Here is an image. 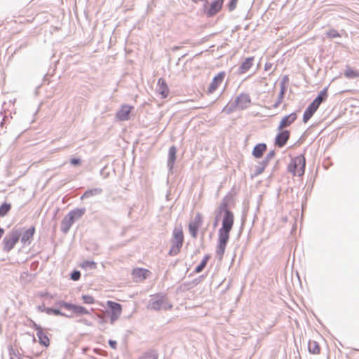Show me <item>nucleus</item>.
Segmentation results:
<instances>
[{
  "mask_svg": "<svg viewBox=\"0 0 359 359\" xmlns=\"http://www.w3.org/2000/svg\"><path fill=\"white\" fill-rule=\"evenodd\" d=\"M39 355H40L39 353H37V354H35L34 356L38 357V356H39Z\"/></svg>",
  "mask_w": 359,
  "mask_h": 359,
  "instance_id": "nucleus-41",
  "label": "nucleus"
},
{
  "mask_svg": "<svg viewBox=\"0 0 359 359\" xmlns=\"http://www.w3.org/2000/svg\"><path fill=\"white\" fill-rule=\"evenodd\" d=\"M84 214L83 210H74L68 213L62 219L61 223V230L64 233H67L74 224V220L80 218Z\"/></svg>",
  "mask_w": 359,
  "mask_h": 359,
  "instance_id": "nucleus-5",
  "label": "nucleus"
},
{
  "mask_svg": "<svg viewBox=\"0 0 359 359\" xmlns=\"http://www.w3.org/2000/svg\"><path fill=\"white\" fill-rule=\"evenodd\" d=\"M177 149L175 146H172L168 151V164L172 167L176 159Z\"/></svg>",
  "mask_w": 359,
  "mask_h": 359,
  "instance_id": "nucleus-22",
  "label": "nucleus"
},
{
  "mask_svg": "<svg viewBox=\"0 0 359 359\" xmlns=\"http://www.w3.org/2000/svg\"><path fill=\"white\" fill-rule=\"evenodd\" d=\"M49 311L53 313L55 316H63L64 314L58 309H49Z\"/></svg>",
  "mask_w": 359,
  "mask_h": 359,
  "instance_id": "nucleus-37",
  "label": "nucleus"
},
{
  "mask_svg": "<svg viewBox=\"0 0 359 359\" xmlns=\"http://www.w3.org/2000/svg\"><path fill=\"white\" fill-rule=\"evenodd\" d=\"M20 233L17 229L7 234L3 241L4 250L6 252L11 250L19 241Z\"/></svg>",
  "mask_w": 359,
  "mask_h": 359,
  "instance_id": "nucleus-6",
  "label": "nucleus"
},
{
  "mask_svg": "<svg viewBox=\"0 0 359 359\" xmlns=\"http://www.w3.org/2000/svg\"><path fill=\"white\" fill-rule=\"evenodd\" d=\"M203 224V216L201 213L198 212L196 214L194 219L189 224V231L191 236L196 238L198 235V229Z\"/></svg>",
  "mask_w": 359,
  "mask_h": 359,
  "instance_id": "nucleus-8",
  "label": "nucleus"
},
{
  "mask_svg": "<svg viewBox=\"0 0 359 359\" xmlns=\"http://www.w3.org/2000/svg\"><path fill=\"white\" fill-rule=\"evenodd\" d=\"M107 305L111 311L110 320L113 323L120 317L122 312V306L120 304L112 301H108Z\"/></svg>",
  "mask_w": 359,
  "mask_h": 359,
  "instance_id": "nucleus-11",
  "label": "nucleus"
},
{
  "mask_svg": "<svg viewBox=\"0 0 359 359\" xmlns=\"http://www.w3.org/2000/svg\"><path fill=\"white\" fill-rule=\"evenodd\" d=\"M150 273L151 272L148 269L137 268L133 270L132 276L135 281L142 282L145 280L150 275Z\"/></svg>",
  "mask_w": 359,
  "mask_h": 359,
  "instance_id": "nucleus-13",
  "label": "nucleus"
},
{
  "mask_svg": "<svg viewBox=\"0 0 359 359\" xmlns=\"http://www.w3.org/2000/svg\"><path fill=\"white\" fill-rule=\"evenodd\" d=\"M225 76L226 73L224 72H220L215 76L207 88V93H213L222 83Z\"/></svg>",
  "mask_w": 359,
  "mask_h": 359,
  "instance_id": "nucleus-9",
  "label": "nucleus"
},
{
  "mask_svg": "<svg viewBox=\"0 0 359 359\" xmlns=\"http://www.w3.org/2000/svg\"><path fill=\"white\" fill-rule=\"evenodd\" d=\"M297 118V115L296 113H292L287 116H284L278 126V130H282L285 128L290 126L292 123H293Z\"/></svg>",
  "mask_w": 359,
  "mask_h": 359,
  "instance_id": "nucleus-15",
  "label": "nucleus"
},
{
  "mask_svg": "<svg viewBox=\"0 0 359 359\" xmlns=\"http://www.w3.org/2000/svg\"><path fill=\"white\" fill-rule=\"evenodd\" d=\"M209 259H210V255H206L203 257V259L201 261V264L195 269V272L196 273H198L201 272L203 270V269L205 267V266H206Z\"/></svg>",
  "mask_w": 359,
  "mask_h": 359,
  "instance_id": "nucleus-26",
  "label": "nucleus"
},
{
  "mask_svg": "<svg viewBox=\"0 0 359 359\" xmlns=\"http://www.w3.org/2000/svg\"><path fill=\"white\" fill-rule=\"evenodd\" d=\"M83 302L86 304H93L95 303V299L92 295L83 294L81 297Z\"/></svg>",
  "mask_w": 359,
  "mask_h": 359,
  "instance_id": "nucleus-30",
  "label": "nucleus"
},
{
  "mask_svg": "<svg viewBox=\"0 0 359 359\" xmlns=\"http://www.w3.org/2000/svg\"><path fill=\"white\" fill-rule=\"evenodd\" d=\"M109 344L110 345V346L114 348V349H116V342L115 341H113V340H109Z\"/></svg>",
  "mask_w": 359,
  "mask_h": 359,
  "instance_id": "nucleus-39",
  "label": "nucleus"
},
{
  "mask_svg": "<svg viewBox=\"0 0 359 359\" xmlns=\"http://www.w3.org/2000/svg\"><path fill=\"white\" fill-rule=\"evenodd\" d=\"M238 0H231V1L229 4V9L230 11L234 10L237 5Z\"/></svg>",
  "mask_w": 359,
  "mask_h": 359,
  "instance_id": "nucleus-36",
  "label": "nucleus"
},
{
  "mask_svg": "<svg viewBox=\"0 0 359 359\" xmlns=\"http://www.w3.org/2000/svg\"><path fill=\"white\" fill-rule=\"evenodd\" d=\"M279 131L280 132L278 133L275 139V144L280 148L285 146L290 136V133L287 130H282Z\"/></svg>",
  "mask_w": 359,
  "mask_h": 359,
  "instance_id": "nucleus-12",
  "label": "nucleus"
},
{
  "mask_svg": "<svg viewBox=\"0 0 359 359\" xmlns=\"http://www.w3.org/2000/svg\"><path fill=\"white\" fill-rule=\"evenodd\" d=\"M254 60V57L246 58L239 67V74H243L248 71L252 67Z\"/></svg>",
  "mask_w": 359,
  "mask_h": 359,
  "instance_id": "nucleus-17",
  "label": "nucleus"
},
{
  "mask_svg": "<svg viewBox=\"0 0 359 359\" xmlns=\"http://www.w3.org/2000/svg\"><path fill=\"white\" fill-rule=\"evenodd\" d=\"M36 335L39 338V343L46 347H48L50 344V340L48 336L43 332L41 328H37Z\"/></svg>",
  "mask_w": 359,
  "mask_h": 359,
  "instance_id": "nucleus-20",
  "label": "nucleus"
},
{
  "mask_svg": "<svg viewBox=\"0 0 359 359\" xmlns=\"http://www.w3.org/2000/svg\"><path fill=\"white\" fill-rule=\"evenodd\" d=\"M11 205L8 203H4L0 206V217L5 216L11 210Z\"/></svg>",
  "mask_w": 359,
  "mask_h": 359,
  "instance_id": "nucleus-28",
  "label": "nucleus"
},
{
  "mask_svg": "<svg viewBox=\"0 0 359 359\" xmlns=\"http://www.w3.org/2000/svg\"><path fill=\"white\" fill-rule=\"evenodd\" d=\"M267 68H269V66H267L266 65L265 66V69H267Z\"/></svg>",
  "mask_w": 359,
  "mask_h": 359,
  "instance_id": "nucleus-43",
  "label": "nucleus"
},
{
  "mask_svg": "<svg viewBox=\"0 0 359 359\" xmlns=\"http://www.w3.org/2000/svg\"><path fill=\"white\" fill-rule=\"evenodd\" d=\"M250 103V97L247 94H242L237 98V104L241 108L247 107Z\"/></svg>",
  "mask_w": 359,
  "mask_h": 359,
  "instance_id": "nucleus-21",
  "label": "nucleus"
},
{
  "mask_svg": "<svg viewBox=\"0 0 359 359\" xmlns=\"http://www.w3.org/2000/svg\"><path fill=\"white\" fill-rule=\"evenodd\" d=\"M327 97V88L321 90L314 100L309 105L303 115V121L307 123L317 111L320 104L325 101Z\"/></svg>",
  "mask_w": 359,
  "mask_h": 359,
  "instance_id": "nucleus-2",
  "label": "nucleus"
},
{
  "mask_svg": "<svg viewBox=\"0 0 359 359\" xmlns=\"http://www.w3.org/2000/svg\"><path fill=\"white\" fill-rule=\"evenodd\" d=\"M101 193H102L101 189L95 188V189H90V190H88L84 192V194L81 196V198L83 199V198H90L93 196L100 194Z\"/></svg>",
  "mask_w": 359,
  "mask_h": 359,
  "instance_id": "nucleus-24",
  "label": "nucleus"
},
{
  "mask_svg": "<svg viewBox=\"0 0 359 359\" xmlns=\"http://www.w3.org/2000/svg\"><path fill=\"white\" fill-rule=\"evenodd\" d=\"M309 351L311 354L318 355L320 353L319 343L313 339H310L308 344Z\"/></svg>",
  "mask_w": 359,
  "mask_h": 359,
  "instance_id": "nucleus-18",
  "label": "nucleus"
},
{
  "mask_svg": "<svg viewBox=\"0 0 359 359\" xmlns=\"http://www.w3.org/2000/svg\"><path fill=\"white\" fill-rule=\"evenodd\" d=\"M288 82H289L288 76H287V75L283 76V77L282 78L281 83H280V87L284 86V87L287 88V84L288 83Z\"/></svg>",
  "mask_w": 359,
  "mask_h": 359,
  "instance_id": "nucleus-35",
  "label": "nucleus"
},
{
  "mask_svg": "<svg viewBox=\"0 0 359 359\" xmlns=\"http://www.w3.org/2000/svg\"><path fill=\"white\" fill-rule=\"evenodd\" d=\"M266 145L264 143H262V144H257L253 150H252V155L257 158H261L264 153L266 151Z\"/></svg>",
  "mask_w": 359,
  "mask_h": 359,
  "instance_id": "nucleus-19",
  "label": "nucleus"
},
{
  "mask_svg": "<svg viewBox=\"0 0 359 359\" xmlns=\"http://www.w3.org/2000/svg\"><path fill=\"white\" fill-rule=\"evenodd\" d=\"M58 305L62 306V307H64L65 309H66L67 310H71V311H73V309H74V304H69V303L65 302L64 301L59 302H58Z\"/></svg>",
  "mask_w": 359,
  "mask_h": 359,
  "instance_id": "nucleus-33",
  "label": "nucleus"
},
{
  "mask_svg": "<svg viewBox=\"0 0 359 359\" xmlns=\"http://www.w3.org/2000/svg\"><path fill=\"white\" fill-rule=\"evenodd\" d=\"M224 0H214L209 6H205L204 13L208 17H212L218 13L223 6Z\"/></svg>",
  "mask_w": 359,
  "mask_h": 359,
  "instance_id": "nucleus-7",
  "label": "nucleus"
},
{
  "mask_svg": "<svg viewBox=\"0 0 359 359\" xmlns=\"http://www.w3.org/2000/svg\"><path fill=\"white\" fill-rule=\"evenodd\" d=\"M306 160L303 155H299L292 159L288 170L294 175L302 176L304 173Z\"/></svg>",
  "mask_w": 359,
  "mask_h": 359,
  "instance_id": "nucleus-4",
  "label": "nucleus"
},
{
  "mask_svg": "<svg viewBox=\"0 0 359 359\" xmlns=\"http://www.w3.org/2000/svg\"><path fill=\"white\" fill-rule=\"evenodd\" d=\"M184 233L181 226L174 228L171 240L172 246L169 251L170 255H177L183 245Z\"/></svg>",
  "mask_w": 359,
  "mask_h": 359,
  "instance_id": "nucleus-3",
  "label": "nucleus"
},
{
  "mask_svg": "<svg viewBox=\"0 0 359 359\" xmlns=\"http://www.w3.org/2000/svg\"><path fill=\"white\" fill-rule=\"evenodd\" d=\"M327 36L329 38L334 39V38H339L341 36L339 32L334 29H331L327 32Z\"/></svg>",
  "mask_w": 359,
  "mask_h": 359,
  "instance_id": "nucleus-31",
  "label": "nucleus"
},
{
  "mask_svg": "<svg viewBox=\"0 0 359 359\" xmlns=\"http://www.w3.org/2000/svg\"><path fill=\"white\" fill-rule=\"evenodd\" d=\"M157 92L161 95V97L163 99L166 98L170 93V90L167 83L163 78H160L158 80Z\"/></svg>",
  "mask_w": 359,
  "mask_h": 359,
  "instance_id": "nucleus-14",
  "label": "nucleus"
},
{
  "mask_svg": "<svg viewBox=\"0 0 359 359\" xmlns=\"http://www.w3.org/2000/svg\"><path fill=\"white\" fill-rule=\"evenodd\" d=\"M34 233H35V227L34 226H31L27 230L25 231L21 235V243L24 245H29L33 240V236H34Z\"/></svg>",
  "mask_w": 359,
  "mask_h": 359,
  "instance_id": "nucleus-16",
  "label": "nucleus"
},
{
  "mask_svg": "<svg viewBox=\"0 0 359 359\" xmlns=\"http://www.w3.org/2000/svg\"><path fill=\"white\" fill-rule=\"evenodd\" d=\"M81 277V273L79 271H74L71 275V278L73 280H78Z\"/></svg>",
  "mask_w": 359,
  "mask_h": 359,
  "instance_id": "nucleus-34",
  "label": "nucleus"
},
{
  "mask_svg": "<svg viewBox=\"0 0 359 359\" xmlns=\"http://www.w3.org/2000/svg\"><path fill=\"white\" fill-rule=\"evenodd\" d=\"M76 315L88 314V311L83 306L74 305L73 311Z\"/></svg>",
  "mask_w": 359,
  "mask_h": 359,
  "instance_id": "nucleus-27",
  "label": "nucleus"
},
{
  "mask_svg": "<svg viewBox=\"0 0 359 359\" xmlns=\"http://www.w3.org/2000/svg\"><path fill=\"white\" fill-rule=\"evenodd\" d=\"M80 267L87 269H95L97 268V264L93 261H83L81 264Z\"/></svg>",
  "mask_w": 359,
  "mask_h": 359,
  "instance_id": "nucleus-25",
  "label": "nucleus"
},
{
  "mask_svg": "<svg viewBox=\"0 0 359 359\" xmlns=\"http://www.w3.org/2000/svg\"><path fill=\"white\" fill-rule=\"evenodd\" d=\"M4 233V230L3 229L0 228V239L2 238Z\"/></svg>",
  "mask_w": 359,
  "mask_h": 359,
  "instance_id": "nucleus-40",
  "label": "nucleus"
},
{
  "mask_svg": "<svg viewBox=\"0 0 359 359\" xmlns=\"http://www.w3.org/2000/svg\"><path fill=\"white\" fill-rule=\"evenodd\" d=\"M70 162L73 165H79L81 164V160L79 158H72Z\"/></svg>",
  "mask_w": 359,
  "mask_h": 359,
  "instance_id": "nucleus-38",
  "label": "nucleus"
},
{
  "mask_svg": "<svg viewBox=\"0 0 359 359\" xmlns=\"http://www.w3.org/2000/svg\"><path fill=\"white\" fill-rule=\"evenodd\" d=\"M286 90H287L286 87H284V86H281L280 87V94H279V96H278V102L276 104V106H277L278 104H280L283 102V97H284V95H285V93Z\"/></svg>",
  "mask_w": 359,
  "mask_h": 359,
  "instance_id": "nucleus-32",
  "label": "nucleus"
},
{
  "mask_svg": "<svg viewBox=\"0 0 359 359\" xmlns=\"http://www.w3.org/2000/svg\"><path fill=\"white\" fill-rule=\"evenodd\" d=\"M267 68H269V66H267L266 65L265 66V69H267Z\"/></svg>",
  "mask_w": 359,
  "mask_h": 359,
  "instance_id": "nucleus-42",
  "label": "nucleus"
},
{
  "mask_svg": "<svg viewBox=\"0 0 359 359\" xmlns=\"http://www.w3.org/2000/svg\"><path fill=\"white\" fill-rule=\"evenodd\" d=\"M344 76L348 79H354L359 77V71L353 69L350 67H346L344 72Z\"/></svg>",
  "mask_w": 359,
  "mask_h": 359,
  "instance_id": "nucleus-23",
  "label": "nucleus"
},
{
  "mask_svg": "<svg viewBox=\"0 0 359 359\" xmlns=\"http://www.w3.org/2000/svg\"><path fill=\"white\" fill-rule=\"evenodd\" d=\"M158 355L154 351H149L145 353L142 356H141L139 359H157Z\"/></svg>",
  "mask_w": 359,
  "mask_h": 359,
  "instance_id": "nucleus-29",
  "label": "nucleus"
},
{
  "mask_svg": "<svg viewBox=\"0 0 359 359\" xmlns=\"http://www.w3.org/2000/svg\"><path fill=\"white\" fill-rule=\"evenodd\" d=\"M224 207L225 208V212L222 219V226L219 230V243L217 250L220 259H222L224 255L226 243L229 239V233L232 229L234 221L233 214L226 208V204H224Z\"/></svg>",
  "mask_w": 359,
  "mask_h": 359,
  "instance_id": "nucleus-1",
  "label": "nucleus"
},
{
  "mask_svg": "<svg viewBox=\"0 0 359 359\" xmlns=\"http://www.w3.org/2000/svg\"><path fill=\"white\" fill-rule=\"evenodd\" d=\"M133 106L129 104H123L116 113V117L121 121H125L130 119V114L133 111Z\"/></svg>",
  "mask_w": 359,
  "mask_h": 359,
  "instance_id": "nucleus-10",
  "label": "nucleus"
}]
</instances>
